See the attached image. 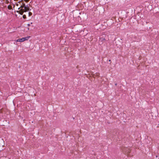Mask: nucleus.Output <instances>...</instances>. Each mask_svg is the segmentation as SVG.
<instances>
[{
  "mask_svg": "<svg viewBox=\"0 0 159 159\" xmlns=\"http://www.w3.org/2000/svg\"><path fill=\"white\" fill-rule=\"evenodd\" d=\"M29 10V8L28 7L24 6L22 7V9L19 11V12L20 14L22 15L24 12L27 11Z\"/></svg>",
  "mask_w": 159,
  "mask_h": 159,
  "instance_id": "f257e3e1",
  "label": "nucleus"
},
{
  "mask_svg": "<svg viewBox=\"0 0 159 159\" xmlns=\"http://www.w3.org/2000/svg\"><path fill=\"white\" fill-rule=\"evenodd\" d=\"M30 37V36H28L27 37L22 38L21 39H18L16 40V42H22L25 40H28L29 39Z\"/></svg>",
  "mask_w": 159,
  "mask_h": 159,
  "instance_id": "f03ea898",
  "label": "nucleus"
},
{
  "mask_svg": "<svg viewBox=\"0 0 159 159\" xmlns=\"http://www.w3.org/2000/svg\"><path fill=\"white\" fill-rule=\"evenodd\" d=\"M122 151L123 152H125L127 153L129 152L130 151V150L128 148H124L122 149Z\"/></svg>",
  "mask_w": 159,
  "mask_h": 159,
  "instance_id": "7ed1b4c3",
  "label": "nucleus"
},
{
  "mask_svg": "<svg viewBox=\"0 0 159 159\" xmlns=\"http://www.w3.org/2000/svg\"><path fill=\"white\" fill-rule=\"evenodd\" d=\"M7 8L9 10H11L12 9V7L10 5H8V6H7Z\"/></svg>",
  "mask_w": 159,
  "mask_h": 159,
  "instance_id": "20e7f679",
  "label": "nucleus"
},
{
  "mask_svg": "<svg viewBox=\"0 0 159 159\" xmlns=\"http://www.w3.org/2000/svg\"><path fill=\"white\" fill-rule=\"evenodd\" d=\"M28 14L29 16H30L32 15V13L31 12H29L28 13Z\"/></svg>",
  "mask_w": 159,
  "mask_h": 159,
  "instance_id": "39448f33",
  "label": "nucleus"
},
{
  "mask_svg": "<svg viewBox=\"0 0 159 159\" xmlns=\"http://www.w3.org/2000/svg\"><path fill=\"white\" fill-rule=\"evenodd\" d=\"M23 18L24 19H25L26 18V15H24L23 16Z\"/></svg>",
  "mask_w": 159,
  "mask_h": 159,
  "instance_id": "423d86ee",
  "label": "nucleus"
},
{
  "mask_svg": "<svg viewBox=\"0 0 159 159\" xmlns=\"http://www.w3.org/2000/svg\"><path fill=\"white\" fill-rule=\"evenodd\" d=\"M32 24V23H31L30 24H27L28 26H30V24Z\"/></svg>",
  "mask_w": 159,
  "mask_h": 159,
  "instance_id": "0eeeda50",
  "label": "nucleus"
},
{
  "mask_svg": "<svg viewBox=\"0 0 159 159\" xmlns=\"http://www.w3.org/2000/svg\"><path fill=\"white\" fill-rule=\"evenodd\" d=\"M15 1H17L18 0H14Z\"/></svg>",
  "mask_w": 159,
  "mask_h": 159,
  "instance_id": "6e6552de",
  "label": "nucleus"
},
{
  "mask_svg": "<svg viewBox=\"0 0 159 159\" xmlns=\"http://www.w3.org/2000/svg\"><path fill=\"white\" fill-rule=\"evenodd\" d=\"M1 1V0H0V1Z\"/></svg>",
  "mask_w": 159,
  "mask_h": 159,
  "instance_id": "1a4fd4ad",
  "label": "nucleus"
}]
</instances>
